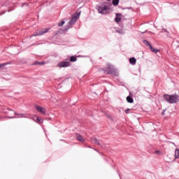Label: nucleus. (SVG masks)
<instances>
[{
	"mask_svg": "<svg viewBox=\"0 0 179 179\" xmlns=\"http://www.w3.org/2000/svg\"><path fill=\"white\" fill-rule=\"evenodd\" d=\"M164 100H165V101H167V103H169V104H174L176 103H178V101H179L178 95H177V94H172V95L164 94Z\"/></svg>",
	"mask_w": 179,
	"mask_h": 179,
	"instance_id": "nucleus-1",
	"label": "nucleus"
},
{
	"mask_svg": "<svg viewBox=\"0 0 179 179\" xmlns=\"http://www.w3.org/2000/svg\"><path fill=\"white\" fill-rule=\"evenodd\" d=\"M96 9L98 10L99 13H100L101 15H108L110 7L107 5L96 6Z\"/></svg>",
	"mask_w": 179,
	"mask_h": 179,
	"instance_id": "nucleus-2",
	"label": "nucleus"
},
{
	"mask_svg": "<svg viewBox=\"0 0 179 179\" xmlns=\"http://www.w3.org/2000/svg\"><path fill=\"white\" fill-rule=\"evenodd\" d=\"M48 30L50 29H43L41 31H38L36 33H34L33 35H31V37H36V36H43V34H45V33H48Z\"/></svg>",
	"mask_w": 179,
	"mask_h": 179,
	"instance_id": "nucleus-3",
	"label": "nucleus"
},
{
	"mask_svg": "<svg viewBox=\"0 0 179 179\" xmlns=\"http://www.w3.org/2000/svg\"><path fill=\"white\" fill-rule=\"evenodd\" d=\"M59 68H68V66H71L70 62H61L57 64Z\"/></svg>",
	"mask_w": 179,
	"mask_h": 179,
	"instance_id": "nucleus-4",
	"label": "nucleus"
},
{
	"mask_svg": "<svg viewBox=\"0 0 179 179\" xmlns=\"http://www.w3.org/2000/svg\"><path fill=\"white\" fill-rule=\"evenodd\" d=\"M79 19V15H73L71 16V18L69 22V26H72V24H75L76 21Z\"/></svg>",
	"mask_w": 179,
	"mask_h": 179,
	"instance_id": "nucleus-5",
	"label": "nucleus"
},
{
	"mask_svg": "<svg viewBox=\"0 0 179 179\" xmlns=\"http://www.w3.org/2000/svg\"><path fill=\"white\" fill-rule=\"evenodd\" d=\"M107 73H110V75H114L115 76H118V72L117 70H115L114 68L109 66V68L108 69Z\"/></svg>",
	"mask_w": 179,
	"mask_h": 179,
	"instance_id": "nucleus-6",
	"label": "nucleus"
},
{
	"mask_svg": "<svg viewBox=\"0 0 179 179\" xmlns=\"http://www.w3.org/2000/svg\"><path fill=\"white\" fill-rule=\"evenodd\" d=\"M35 108H36L39 111V113H41V114H45V108L38 105H36Z\"/></svg>",
	"mask_w": 179,
	"mask_h": 179,
	"instance_id": "nucleus-7",
	"label": "nucleus"
},
{
	"mask_svg": "<svg viewBox=\"0 0 179 179\" xmlns=\"http://www.w3.org/2000/svg\"><path fill=\"white\" fill-rule=\"evenodd\" d=\"M92 143H95V145H98L99 146L102 145L101 143H100V141H99V140H97V138H92Z\"/></svg>",
	"mask_w": 179,
	"mask_h": 179,
	"instance_id": "nucleus-8",
	"label": "nucleus"
},
{
	"mask_svg": "<svg viewBox=\"0 0 179 179\" xmlns=\"http://www.w3.org/2000/svg\"><path fill=\"white\" fill-rule=\"evenodd\" d=\"M116 16L117 17L115 18V20L116 23H120V22H121V17H120V16H121V13L116 14Z\"/></svg>",
	"mask_w": 179,
	"mask_h": 179,
	"instance_id": "nucleus-9",
	"label": "nucleus"
},
{
	"mask_svg": "<svg viewBox=\"0 0 179 179\" xmlns=\"http://www.w3.org/2000/svg\"><path fill=\"white\" fill-rule=\"evenodd\" d=\"M129 62L131 65H136V59L135 57H131L129 59Z\"/></svg>",
	"mask_w": 179,
	"mask_h": 179,
	"instance_id": "nucleus-10",
	"label": "nucleus"
},
{
	"mask_svg": "<svg viewBox=\"0 0 179 179\" xmlns=\"http://www.w3.org/2000/svg\"><path fill=\"white\" fill-rule=\"evenodd\" d=\"M150 50H151L152 52H155V54H157V52H159V50H157L156 48H153L151 45H150Z\"/></svg>",
	"mask_w": 179,
	"mask_h": 179,
	"instance_id": "nucleus-11",
	"label": "nucleus"
},
{
	"mask_svg": "<svg viewBox=\"0 0 179 179\" xmlns=\"http://www.w3.org/2000/svg\"><path fill=\"white\" fill-rule=\"evenodd\" d=\"M127 103H134V99L131 97L130 96H128L127 97Z\"/></svg>",
	"mask_w": 179,
	"mask_h": 179,
	"instance_id": "nucleus-12",
	"label": "nucleus"
},
{
	"mask_svg": "<svg viewBox=\"0 0 179 179\" xmlns=\"http://www.w3.org/2000/svg\"><path fill=\"white\" fill-rule=\"evenodd\" d=\"M77 139L80 141V142H84L85 139L83 138V137L81 135H78L77 136Z\"/></svg>",
	"mask_w": 179,
	"mask_h": 179,
	"instance_id": "nucleus-13",
	"label": "nucleus"
},
{
	"mask_svg": "<svg viewBox=\"0 0 179 179\" xmlns=\"http://www.w3.org/2000/svg\"><path fill=\"white\" fill-rule=\"evenodd\" d=\"M143 44H145V45H146V47H150V45H150V43H149V41H148L147 40H144V41H143Z\"/></svg>",
	"mask_w": 179,
	"mask_h": 179,
	"instance_id": "nucleus-14",
	"label": "nucleus"
},
{
	"mask_svg": "<svg viewBox=\"0 0 179 179\" xmlns=\"http://www.w3.org/2000/svg\"><path fill=\"white\" fill-rule=\"evenodd\" d=\"M77 59H78L75 56H71V58H70L71 62H76Z\"/></svg>",
	"mask_w": 179,
	"mask_h": 179,
	"instance_id": "nucleus-15",
	"label": "nucleus"
},
{
	"mask_svg": "<svg viewBox=\"0 0 179 179\" xmlns=\"http://www.w3.org/2000/svg\"><path fill=\"white\" fill-rule=\"evenodd\" d=\"M112 1H113V5H114V6H117V5L120 3V0H112Z\"/></svg>",
	"mask_w": 179,
	"mask_h": 179,
	"instance_id": "nucleus-16",
	"label": "nucleus"
},
{
	"mask_svg": "<svg viewBox=\"0 0 179 179\" xmlns=\"http://www.w3.org/2000/svg\"><path fill=\"white\" fill-rule=\"evenodd\" d=\"M175 157L176 158V159H179V150H176V151H175Z\"/></svg>",
	"mask_w": 179,
	"mask_h": 179,
	"instance_id": "nucleus-17",
	"label": "nucleus"
},
{
	"mask_svg": "<svg viewBox=\"0 0 179 179\" xmlns=\"http://www.w3.org/2000/svg\"><path fill=\"white\" fill-rule=\"evenodd\" d=\"M65 24V21L62 20L61 22L58 24L59 27H61Z\"/></svg>",
	"mask_w": 179,
	"mask_h": 179,
	"instance_id": "nucleus-18",
	"label": "nucleus"
},
{
	"mask_svg": "<svg viewBox=\"0 0 179 179\" xmlns=\"http://www.w3.org/2000/svg\"><path fill=\"white\" fill-rule=\"evenodd\" d=\"M15 115H21L20 117V118H23V117H24L23 115H24V114H17L16 113V112H15Z\"/></svg>",
	"mask_w": 179,
	"mask_h": 179,
	"instance_id": "nucleus-19",
	"label": "nucleus"
},
{
	"mask_svg": "<svg viewBox=\"0 0 179 179\" xmlns=\"http://www.w3.org/2000/svg\"><path fill=\"white\" fill-rule=\"evenodd\" d=\"M130 110H131V109H129V108L126 109V110H124L125 114H129Z\"/></svg>",
	"mask_w": 179,
	"mask_h": 179,
	"instance_id": "nucleus-20",
	"label": "nucleus"
},
{
	"mask_svg": "<svg viewBox=\"0 0 179 179\" xmlns=\"http://www.w3.org/2000/svg\"><path fill=\"white\" fill-rule=\"evenodd\" d=\"M37 121H38V122H43V120L41 119V117H36Z\"/></svg>",
	"mask_w": 179,
	"mask_h": 179,
	"instance_id": "nucleus-21",
	"label": "nucleus"
},
{
	"mask_svg": "<svg viewBox=\"0 0 179 179\" xmlns=\"http://www.w3.org/2000/svg\"><path fill=\"white\" fill-rule=\"evenodd\" d=\"M155 153H156V155H160V151L159 150H156Z\"/></svg>",
	"mask_w": 179,
	"mask_h": 179,
	"instance_id": "nucleus-22",
	"label": "nucleus"
},
{
	"mask_svg": "<svg viewBox=\"0 0 179 179\" xmlns=\"http://www.w3.org/2000/svg\"><path fill=\"white\" fill-rule=\"evenodd\" d=\"M163 31H164L165 33H169L167 29H163Z\"/></svg>",
	"mask_w": 179,
	"mask_h": 179,
	"instance_id": "nucleus-23",
	"label": "nucleus"
},
{
	"mask_svg": "<svg viewBox=\"0 0 179 179\" xmlns=\"http://www.w3.org/2000/svg\"><path fill=\"white\" fill-rule=\"evenodd\" d=\"M38 64H39V65H44V62H38Z\"/></svg>",
	"mask_w": 179,
	"mask_h": 179,
	"instance_id": "nucleus-24",
	"label": "nucleus"
},
{
	"mask_svg": "<svg viewBox=\"0 0 179 179\" xmlns=\"http://www.w3.org/2000/svg\"><path fill=\"white\" fill-rule=\"evenodd\" d=\"M2 66H5V64H0V68H2Z\"/></svg>",
	"mask_w": 179,
	"mask_h": 179,
	"instance_id": "nucleus-25",
	"label": "nucleus"
},
{
	"mask_svg": "<svg viewBox=\"0 0 179 179\" xmlns=\"http://www.w3.org/2000/svg\"><path fill=\"white\" fill-rule=\"evenodd\" d=\"M79 15H80V13H78V15H76V16H78V17H79Z\"/></svg>",
	"mask_w": 179,
	"mask_h": 179,
	"instance_id": "nucleus-26",
	"label": "nucleus"
},
{
	"mask_svg": "<svg viewBox=\"0 0 179 179\" xmlns=\"http://www.w3.org/2000/svg\"><path fill=\"white\" fill-rule=\"evenodd\" d=\"M129 9H132V7H129Z\"/></svg>",
	"mask_w": 179,
	"mask_h": 179,
	"instance_id": "nucleus-27",
	"label": "nucleus"
},
{
	"mask_svg": "<svg viewBox=\"0 0 179 179\" xmlns=\"http://www.w3.org/2000/svg\"><path fill=\"white\" fill-rule=\"evenodd\" d=\"M10 118H14L13 117H10Z\"/></svg>",
	"mask_w": 179,
	"mask_h": 179,
	"instance_id": "nucleus-28",
	"label": "nucleus"
},
{
	"mask_svg": "<svg viewBox=\"0 0 179 179\" xmlns=\"http://www.w3.org/2000/svg\"><path fill=\"white\" fill-rule=\"evenodd\" d=\"M69 27H71L69 26V27H68V29H69Z\"/></svg>",
	"mask_w": 179,
	"mask_h": 179,
	"instance_id": "nucleus-29",
	"label": "nucleus"
},
{
	"mask_svg": "<svg viewBox=\"0 0 179 179\" xmlns=\"http://www.w3.org/2000/svg\"><path fill=\"white\" fill-rule=\"evenodd\" d=\"M108 1H111V0H108Z\"/></svg>",
	"mask_w": 179,
	"mask_h": 179,
	"instance_id": "nucleus-30",
	"label": "nucleus"
}]
</instances>
